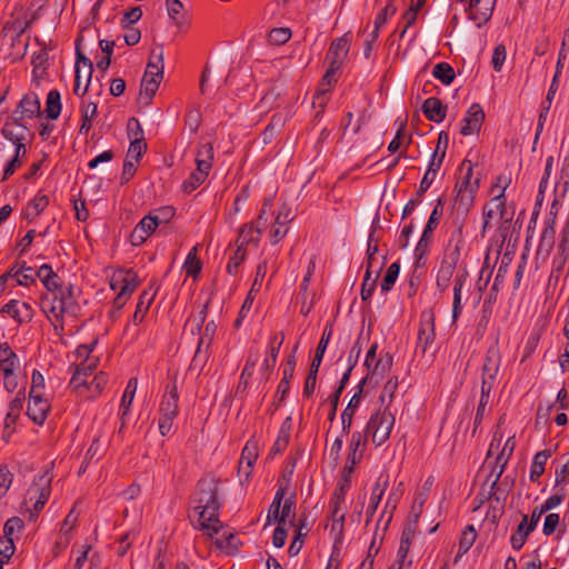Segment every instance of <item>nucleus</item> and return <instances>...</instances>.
<instances>
[{
    "mask_svg": "<svg viewBox=\"0 0 569 569\" xmlns=\"http://www.w3.org/2000/svg\"><path fill=\"white\" fill-rule=\"evenodd\" d=\"M74 305L72 287H46L41 295V308L48 315L54 330L63 329L62 318Z\"/></svg>",
    "mask_w": 569,
    "mask_h": 569,
    "instance_id": "obj_1",
    "label": "nucleus"
},
{
    "mask_svg": "<svg viewBox=\"0 0 569 569\" xmlns=\"http://www.w3.org/2000/svg\"><path fill=\"white\" fill-rule=\"evenodd\" d=\"M217 486L211 482L199 485V499L196 509H199V526L209 535L219 533L220 521L218 519L219 501Z\"/></svg>",
    "mask_w": 569,
    "mask_h": 569,
    "instance_id": "obj_2",
    "label": "nucleus"
},
{
    "mask_svg": "<svg viewBox=\"0 0 569 569\" xmlns=\"http://www.w3.org/2000/svg\"><path fill=\"white\" fill-rule=\"evenodd\" d=\"M500 367V352L497 346H491L486 353L482 366L481 395L477 408L478 418H483L490 392Z\"/></svg>",
    "mask_w": 569,
    "mask_h": 569,
    "instance_id": "obj_3",
    "label": "nucleus"
},
{
    "mask_svg": "<svg viewBox=\"0 0 569 569\" xmlns=\"http://www.w3.org/2000/svg\"><path fill=\"white\" fill-rule=\"evenodd\" d=\"M178 400V388L176 381H173L166 387V392L160 402L158 427L162 436H167L172 429L173 420L179 412Z\"/></svg>",
    "mask_w": 569,
    "mask_h": 569,
    "instance_id": "obj_4",
    "label": "nucleus"
},
{
    "mask_svg": "<svg viewBox=\"0 0 569 569\" xmlns=\"http://www.w3.org/2000/svg\"><path fill=\"white\" fill-rule=\"evenodd\" d=\"M393 425V415L387 408L379 410L370 417L365 436L370 437L376 446H381L389 439Z\"/></svg>",
    "mask_w": 569,
    "mask_h": 569,
    "instance_id": "obj_5",
    "label": "nucleus"
},
{
    "mask_svg": "<svg viewBox=\"0 0 569 569\" xmlns=\"http://www.w3.org/2000/svg\"><path fill=\"white\" fill-rule=\"evenodd\" d=\"M463 246V238L461 229L458 230L457 239L452 237L449 240L448 248L445 252L440 268L437 274V284L450 282L453 279V273L457 270V264L460 259L461 248Z\"/></svg>",
    "mask_w": 569,
    "mask_h": 569,
    "instance_id": "obj_6",
    "label": "nucleus"
},
{
    "mask_svg": "<svg viewBox=\"0 0 569 569\" xmlns=\"http://www.w3.org/2000/svg\"><path fill=\"white\" fill-rule=\"evenodd\" d=\"M507 186L501 187V190L498 194H496L490 203L483 207L482 217L483 224L481 230V237H485L487 229L490 227L491 219L499 214L502 223L500 226V231H507L509 229V224L512 220V214L508 216L505 200V191Z\"/></svg>",
    "mask_w": 569,
    "mask_h": 569,
    "instance_id": "obj_7",
    "label": "nucleus"
},
{
    "mask_svg": "<svg viewBox=\"0 0 569 569\" xmlns=\"http://www.w3.org/2000/svg\"><path fill=\"white\" fill-rule=\"evenodd\" d=\"M82 37H79L76 41V79H74V94L83 97L90 86L91 76L93 72V64L89 58H87L80 50V42Z\"/></svg>",
    "mask_w": 569,
    "mask_h": 569,
    "instance_id": "obj_8",
    "label": "nucleus"
},
{
    "mask_svg": "<svg viewBox=\"0 0 569 569\" xmlns=\"http://www.w3.org/2000/svg\"><path fill=\"white\" fill-rule=\"evenodd\" d=\"M50 482L51 479L49 476L41 475L33 480L28 489L26 501L33 506V510L30 511L29 516L30 520H34L47 503L51 493Z\"/></svg>",
    "mask_w": 569,
    "mask_h": 569,
    "instance_id": "obj_9",
    "label": "nucleus"
},
{
    "mask_svg": "<svg viewBox=\"0 0 569 569\" xmlns=\"http://www.w3.org/2000/svg\"><path fill=\"white\" fill-rule=\"evenodd\" d=\"M459 2L465 4L468 19L481 28L491 19L497 0H459Z\"/></svg>",
    "mask_w": 569,
    "mask_h": 569,
    "instance_id": "obj_10",
    "label": "nucleus"
},
{
    "mask_svg": "<svg viewBox=\"0 0 569 569\" xmlns=\"http://www.w3.org/2000/svg\"><path fill=\"white\" fill-rule=\"evenodd\" d=\"M17 271H19L21 280H23V284H28V282L33 284L37 279H39L42 284H57L54 279L58 276L49 264H42L36 269L32 267H26V262H23L20 267L17 266Z\"/></svg>",
    "mask_w": 569,
    "mask_h": 569,
    "instance_id": "obj_11",
    "label": "nucleus"
},
{
    "mask_svg": "<svg viewBox=\"0 0 569 569\" xmlns=\"http://www.w3.org/2000/svg\"><path fill=\"white\" fill-rule=\"evenodd\" d=\"M259 448L260 446L258 440L251 438L247 441L244 448L242 449L241 458L239 461V475L244 476V481H248L252 472L254 462L259 456Z\"/></svg>",
    "mask_w": 569,
    "mask_h": 569,
    "instance_id": "obj_12",
    "label": "nucleus"
},
{
    "mask_svg": "<svg viewBox=\"0 0 569 569\" xmlns=\"http://www.w3.org/2000/svg\"><path fill=\"white\" fill-rule=\"evenodd\" d=\"M351 46V34L345 33L342 37L335 39L327 52L326 61L328 63L337 62L339 67L343 66L345 59L347 58Z\"/></svg>",
    "mask_w": 569,
    "mask_h": 569,
    "instance_id": "obj_13",
    "label": "nucleus"
},
{
    "mask_svg": "<svg viewBox=\"0 0 569 569\" xmlns=\"http://www.w3.org/2000/svg\"><path fill=\"white\" fill-rule=\"evenodd\" d=\"M485 121V112L479 103H472L467 111V116L462 119V127L460 133L462 136H470L478 133Z\"/></svg>",
    "mask_w": 569,
    "mask_h": 569,
    "instance_id": "obj_14",
    "label": "nucleus"
},
{
    "mask_svg": "<svg viewBox=\"0 0 569 569\" xmlns=\"http://www.w3.org/2000/svg\"><path fill=\"white\" fill-rule=\"evenodd\" d=\"M158 227L157 220L151 213L144 216L130 233V242L133 246L142 244Z\"/></svg>",
    "mask_w": 569,
    "mask_h": 569,
    "instance_id": "obj_15",
    "label": "nucleus"
},
{
    "mask_svg": "<svg viewBox=\"0 0 569 569\" xmlns=\"http://www.w3.org/2000/svg\"><path fill=\"white\" fill-rule=\"evenodd\" d=\"M50 410L49 400L42 396L29 397L27 415L37 425H42Z\"/></svg>",
    "mask_w": 569,
    "mask_h": 569,
    "instance_id": "obj_16",
    "label": "nucleus"
},
{
    "mask_svg": "<svg viewBox=\"0 0 569 569\" xmlns=\"http://www.w3.org/2000/svg\"><path fill=\"white\" fill-rule=\"evenodd\" d=\"M388 487H389V475L382 472V473H380V476L378 477L377 481L375 482V485L372 487L370 503L367 509V522H369L372 519V517L383 497V493Z\"/></svg>",
    "mask_w": 569,
    "mask_h": 569,
    "instance_id": "obj_17",
    "label": "nucleus"
},
{
    "mask_svg": "<svg viewBox=\"0 0 569 569\" xmlns=\"http://www.w3.org/2000/svg\"><path fill=\"white\" fill-rule=\"evenodd\" d=\"M422 112L429 121L442 122L447 116V106L439 98L430 97L422 103Z\"/></svg>",
    "mask_w": 569,
    "mask_h": 569,
    "instance_id": "obj_18",
    "label": "nucleus"
},
{
    "mask_svg": "<svg viewBox=\"0 0 569 569\" xmlns=\"http://www.w3.org/2000/svg\"><path fill=\"white\" fill-rule=\"evenodd\" d=\"M261 229L253 223H246L239 231L236 240L237 248L247 251V247L252 244L257 247L260 241Z\"/></svg>",
    "mask_w": 569,
    "mask_h": 569,
    "instance_id": "obj_19",
    "label": "nucleus"
},
{
    "mask_svg": "<svg viewBox=\"0 0 569 569\" xmlns=\"http://www.w3.org/2000/svg\"><path fill=\"white\" fill-rule=\"evenodd\" d=\"M18 113H23L28 119L40 116L41 104L38 94L34 92L26 93L14 109V114Z\"/></svg>",
    "mask_w": 569,
    "mask_h": 569,
    "instance_id": "obj_20",
    "label": "nucleus"
},
{
    "mask_svg": "<svg viewBox=\"0 0 569 569\" xmlns=\"http://www.w3.org/2000/svg\"><path fill=\"white\" fill-rule=\"evenodd\" d=\"M392 356L386 353L375 363L373 367H370V369H368V375L365 378H362L358 385L360 391H362V388L367 383V381L372 380L376 377L382 378L386 373H388L392 367Z\"/></svg>",
    "mask_w": 569,
    "mask_h": 569,
    "instance_id": "obj_21",
    "label": "nucleus"
},
{
    "mask_svg": "<svg viewBox=\"0 0 569 569\" xmlns=\"http://www.w3.org/2000/svg\"><path fill=\"white\" fill-rule=\"evenodd\" d=\"M435 338L433 319L430 312L422 313V321L418 332V347L426 352Z\"/></svg>",
    "mask_w": 569,
    "mask_h": 569,
    "instance_id": "obj_22",
    "label": "nucleus"
},
{
    "mask_svg": "<svg viewBox=\"0 0 569 569\" xmlns=\"http://www.w3.org/2000/svg\"><path fill=\"white\" fill-rule=\"evenodd\" d=\"M479 178H476L471 189H461V187H459V189H455V204L457 206L458 210H462L465 213H467L472 208L475 196L479 188Z\"/></svg>",
    "mask_w": 569,
    "mask_h": 569,
    "instance_id": "obj_23",
    "label": "nucleus"
},
{
    "mask_svg": "<svg viewBox=\"0 0 569 569\" xmlns=\"http://www.w3.org/2000/svg\"><path fill=\"white\" fill-rule=\"evenodd\" d=\"M81 126L79 134H88L92 128L94 118L98 116V104L92 101H82L80 106Z\"/></svg>",
    "mask_w": 569,
    "mask_h": 569,
    "instance_id": "obj_24",
    "label": "nucleus"
},
{
    "mask_svg": "<svg viewBox=\"0 0 569 569\" xmlns=\"http://www.w3.org/2000/svg\"><path fill=\"white\" fill-rule=\"evenodd\" d=\"M161 80L162 78H158L153 74L147 76V72H144L141 80L140 100H143V103L146 106L151 103L152 98L154 97Z\"/></svg>",
    "mask_w": 569,
    "mask_h": 569,
    "instance_id": "obj_25",
    "label": "nucleus"
},
{
    "mask_svg": "<svg viewBox=\"0 0 569 569\" xmlns=\"http://www.w3.org/2000/svg\"><path fill=\"white\" fill-rule=\"evenodd\" d=\"M156 295H157L156 287H149L148 289H144L142 291V293L139 297V301L137 303V310L133 315L134 322H141L143 320V316L148 311L149 307L151 306Z\"/></svg>",
    "mask_w": 569,
    "mask_h": 569,
    "instance_id": "obj_26",
    "label": "nucleus"
},
{
    "mask_svg": "<svg viewBox=\"0 0 569 569\" xmlns=\"http://www.w3.org/2000/svg\"><path fill=\"white\" fill-rule=\"evenodd\" d=\"M138 388V380L137 378H131L124 389V392L121 398L120 409H121V420L122 426L120 428V431L122 430L124 426V419L127 415L129 413L130 406L132 405V401L134 399V395Z\"/></svg>",
    "mask_w": 569,
    "mask_h": 569,
    "instance_id": "obj_27",
    "label": "nucleus"
},
{
    "mask_svg": "<svg viewBox=\"0 0 569 569\" xmlns=\"http://www.w3.org/2000/svg\"><path fill=\"white\" fill-rule=\"evenodd\" d=\"M1 134L4 139L11 141L14 144V157L22 159L27 154V148L24 146V140L27 137H21V134H12V129H10V122L4 123L1 129Z\"/></svg>",
    "mask_w": 569,
    "mask_h": 569,
    "instance_id": "obj_28",
    "label": "nucleus"
},
{
    "mask_svg": "<svg viewBox=\"0 0 569 569\" xmlns=\"http://www.w3.org/2000/svg\"><path fill=\"white\" fill-rule=\"evenodd\" d=\"M533 531L532 527L528 525V517L522 516L516 532L510 538L511 546L515 550H520L525 545L527 537Z\"/></svg>",
    "mask_w": 569,
    "mask_h": 569,
    "instance_id": "obj_29",
    "label": "nucleus"
},
{
    "mask_svg": "<svg viewBox=\"0 0 569 569\" xmlns=\"http://www.w3.org/2000/svg\"><path fill=\"white\" fill-rule=\"evenodd\" d=\"M282 342H283V335L282 333H276V335H273L270 338V341H269V355L263 360V363H262V368L266 371H269V370H271L274 367L276 361H277V357H278V353H279V350L281 348Z\"/></svg>",
    "mask_w": 569,
    "mask_h": 569,
    "instance_id": "obj_30",
    "label": "nucleus"
},
{
    "mask_svg": "<svg viewBox=\"0 0 569 569\" xmlns=\"http://www.w3.org/2000/svg\"><path fill=\"white\" fill-rule=\"evenodd\" d=\"M361 392L362 391H360V388H358V391L352 396V398L350 399L348 406L346 407V409L341 413L342 430L345 432H349L350 431V427H351V422H352V417H353V415H355V412H356V410L359 407L360 401H361Z\"/></svg>",
    "mask_w": 569,
    "mask_h": 569,
    "instance_id": "obj_31",
    "label": "nucleus"
},
{
    "mask_svg": "<svg viewBox=\"0 0 569 569\" xmlns=\"http://www.w3.org/2000/svg\"><path fill=\"white\" fill-rule=\"evenodd\" d=\"M213 146L211 142L200 143L197 152V167L210 171L213 162Z\"/></svg>",
    "mask_w": 569,
    "mask_h": 569,
    "instance_id": "obj_32",
    "label": "nucleus"
},
{
    "mask_svg": "<svg viewBox=\"0 0 569 569\" xmlns=\"http://www.w3.org/2000/svg\"><path fill=\"white\" fill-rule=\"evenodd\" d=\"M61 94L57 89L50 90L46 100V114L50 120H56L61 113Z\"/></svg>",
    "mask_w": 569,
    "mask_h": 569,
    "instance_id": "obj_33",
    "label": "nucleus"
},
{
    "mask_svg": "<svg viewBox=\"0 0 569 569\" xmlns=\"http://www.w3.org/2000/svg\"><path fill=\"white\" fill-rule=\"evenodd\" d=\"M2 311L11 316L13 319L18 321H23L26 318L30 317V307L26 302H20L17 300H11L6 303L2 308Z\"/></svg>",
    "mask_w": 569,
    "mask_h": 569,
    "instance_id": "obj_34",
    "label": "nucleus"
},
{
    "mask_svg": "<svg viewBox=\"0 0 569 569\" xmlns=\"http://www.w3.org/2000/svg\"><path fill=\"white\" fill-rule=\"evenodd\" d=\"M183 270L186 272V276L192 277L193 281L199 280L198 278L202 270V263L199 260V258L197 257V248L196 247H193L191 249V251L187 254V258H186V261L183 264Z\"/></svg>",
    "mask_w": 569,
    "mask_h": 569,
    "instance_id": "obj_35",
    "label": "nucleus"
},
{
    "mask_svg": "<svg viewBox=\"0 0 569 569\" xmlns=\"http://www.w3.org/2000/svg\"><path fill=\"white\" fill-rule=\"evenodd\" d=\"M551 457L550 450H542L535 455L531 468H530V480L537 481L539 477L545 472V466L547 460Z\"/></svg>",
    "mask_w": 569,
    "mask_h": 569,
    "instance_id": "obj_36",
    "label": "nucleus"
},
{
    "mask_svg": "<svg viewBox=\"0 0 569 569\" xmlns=\"http://www.w3.org/2000/svg\"><path fill=\"white\" fill-rule=\"evenodd\" d=\"M332 336V328L330 326H327L323 330V333L321 336V339L318 343V347L316 349V355H315V358L311 362V366L310 368L315 369V370H319V367L322 362V358H323V355L326 352V349L328 347V343L330 341V338Z\"/></svg>",
    "mask_w": 569,
    "mask_h": 569,
    "instance_id": "obj_37",
    "label": "nucleus"
},
{
    "mask_svg": "<svg viewBox=\"0 0 569 569\" xmlns=\"http://www.w3.org/2000/svg\"><path fill=\"white\" fill-rule=\"evenodd\" d=\"M139 279L133 269H117L112 272L109 284H138Z\"/></svg>",
    "mask_w": 569,
    "mask_h": 569,
    "instance_id": "obj_38",
    "label": "nucleus"
},
{
    "mask_svg": "<svg viewBox=\"0 0 569 569\" xmlns=\"http://www.w3.org/2000/svg\"><path fill=\"white\" fill-rule=\"evenodd\" d=\"M426 262L427 257L415 256V262L408 279V284H419L425 280L427 276Z\"/></svg>",
    "mask_w": 569,
    "mask_h": 569,
    "instance_id": "obj_39",
    "label": "nucleus"
},
{
    "mask_svg": "<svg viewBox=\"0 0 569 569\" xmlns=\"http://www.w3.org/2000/svg\"><path fill=\"white\" fill-rule=\"evenodd\" d=\"M515 448H516V439H515V436H511L506 440V442L501 449V452L498 455V457L496 459V463L499 466L497 479H499V477L505 471V467H506L509 458L511 457Z\"/></svg>",
    "mask_w": 569,
    "mask_h": 569,
    "instance_id": "obj_40",
    "label": "nucleus"
},
{
    "mask_svg": "<svg viewBox=\"0 0 569 569\" xmlns=\"http://www.w3.org/2000/svg\"><path fill=\"white\" fill-rule=\"evenodd\" d=\"M48 52L44 48L32 56L31 64L33 67V78L41 79L43 77L48 67Z\"/></svg>",
    "mask_w": 569,
    "mask_h": 569,
    "instance_id": "obj_41",
    "label": "nucleus"
},
{
    "mask_svg": "<svg viewBox=\"0 0 569 569\" xmlns=\"http://www.w3.org/2000/svg\"><path fill=\"white\" fill-rule=\"evenodd\" d=\"M432 76L443 84H450L456 77L453 68L447 62H439L433 67Z\"/></svg>",
    "mask_w": 569,
    "mask_h": 569,
    "instance_id": "obj_42",
    "label": "nucleus"
},
{
    "mask_svg": "<svg viewBox=\"0 0 569 569\" xmlns=\"http://www.w3.org/2000/svg\"><path fill=\"white\" fill-rule=\"evenodd\" d=\"M397 8L392 4V1L389 0L386 7L378 12L375 19V28L371 32L373 39H378L380 29L386 24L388 14H395Z\"/></svg>",
    "mask_w": 569,
    "mask_h": 569,
    "instance_id": "obj_43",
    "label": "nucleus"
},
{
    "mask_svg": "<svg viewBox=\"0 0 569 569\" xmlns=\"http://www.w3.org/2000/svg\"><path fill=\"white\" fill-rule=\"evenodd\" d=\"M209 171L197 167V170L192 172L187 180L183 182V191L190 193L196 190L208 177Z\"/></svg>",
    "mask_w": 569,
    "mask_h": 569,
    "instance_id": "obj_44",
    "label": "nucleus"
},
{
    "mask_svg": "<svg viewBox=\"0 0 569 569\" xmlns=\"http://www.w3.org/2000/svg\"><path fill=\"white\" fill-rule=\"evenodd\" d=\"M169 17L174 21L176 26L182 28L184 26L183 4L180 0H166Z\"/></svg>",
    "mask_w": 569,
    "mask_h": 569,
    "instance_id": "obj_45",
    "label": "nucleus"
},
{
    "mask_svg": "<svg viewBox=\"0 0 569 569\" xmlns=\"http://www.w3.org/2000/svg\"><path fill=\"white\" fill-rule=\"evenodd\" d=\"M203 346L204 339L200 338L197 350L190 365V370L201 372L202 369L204 368V365L207 363L209 356L207 350H202ZM206 349L208 348L206 347Z\"/></svg>",
    "mask_w": 569,
    "mask_h": 569,
    "instance_id": "obj_46",
    "label": "nucleus"
},
{
    "mask_svg": "<svg viewBox=\"0 0 569 569\" xmlns=\"http://www.w3.org/2000/svg\"><path fill=\"white\" fill-rule=\"evenodd\" d=\"M146 151L147 143L144 142L143 137H138V133L136 132L134 139L130 142L126 159L134 158L136 162H139Z\"/></svg>",
    "mask_w": 569,
    "mask_h": 569,
    "instance_id": "obj_47",
    "label": "nucleus"
},
{
    "mask_svg": "<svg viewBox=\"0 0 569 569\" xmlns=\"http://www.w3.org/2000/svg\"><path fill=\"white\" fill-rule=\"evenodd\" d=\"M443 204H445V199L440 197L437 200V204L435 206V208L428 219L427 224L425 226V229L422 231L423 233H428V234L432 236V232L439 224V220L442 214Z\"/></svg>",
    "mask_w": 569,
    "mask_h": 569,
    "instance_id": "obj_48",
    "label": "nucleus"
},
{
    "mask_svg": "<svg viewBox=\"0 0 569 569\" xmlns=\"http://www.w3.org/2000/svg\"><path fill=\"white\" fill-rule=\"evenodd\" d=\"M460 172H463V176L459 178V180L456 183L455 189H471L473 186V181H471L472 178V163L469 160H463L459 168Z\"/></svg>",
    "mask_w": 569,
    "mask_h": 569,
    "instance_id": "obj_49",
    "label": "nucleus"
},
{
    "mask_svg": "<svg viewBox=\"0 0 569 569\" xmlns=\"http://www.w3.org/2000/svg\"><path fill=\"white\" fill-rule=\"evenodd\" d=\"M147 76H156L158 78H163V57L162 51L159 54H154L152 51L151 59L149 60L146 71Z\"/></svg>",
    "mask_w": 569,
    "mask_h": 569,
    "instance_id": "obj_50",
    "label": "nucleus"
},
{
    "mask_svg": "<svg viewBox=\"0 0 569 569\" xmlns=\"http://www.w3.org/2000/svg\"><path fill=\"white\" fill-rule=\"evenodd\" d=\"M108 382V377L104 372L97 373L92 381L88 383L86 391H89L90 395L88 398H94L101 393Z\"/></svg>",
    "mask_w": 569,
    "mask_h": 569,
    "instance_id": "obj_51",
    "label": "nucleus"
},
{
    "mask_svg": "<svg viewBox=\"0 0 569 569\" xmlns=\"http://www.w3.org/2000/svg\"><path fill=\"white\" fill-rule=\"evenodd\" d=\"M410 538L409 536L406 535V532L402 533V537H401V540H400V545H399V549H398V552H397V561L389 568V569H397L398 567H402V569H406L405 568V560L408 556V552H409V548H410Z\"/></svg>",
    "mask_w": 569,
    "mask_h": 569,
    "instance_id": "obj_52",
    "label": "nucleus"
},
{
    "mask_svg": "<svg viewBox=\"0 0 569 569\" xmlns=\"http://www.w3.org/2000/svg\"><path fill=\"white\" fill-rule=\"evenodd\" d=\"M216 543L220 549L236 551L239 548L240 541L233 533L222 531V533L217 538Z\"/></svg>",
    "mask_w": 569,
    "mask_h": 569,
    "instance_id": "obj_53",
    "label": "nucleus"
},
{
    "mask_svg": "<svg viewBox=\"0 0 569 569\" xmlns=\"http://www.w3.org/2000/svg\"><path fill=\"white\" fill-rule=\"evenodd\" d=\"M295 365H296L295 357H290L284 369H283V378L281 379V381L278 386V392L286 395V392L289 390V380L293 376Z\"/></svg>",
    "mask_w": 569,
    "mask_h": 569,
    "instance_id": "obj_54",
    "label": "nucleus"
},
{
    "mask_svg": "<svg viewBox=\"0 0 569 569\" xmlns=\"http://www.w3.org/2000/svg\"><path fill=\"white\" fill-rule=\"evenodd\" d=\"M476 537H477V533H476L475 528L472 526H468L461 535L460 542H459V552L466 553L472 547V545L476 540Z\"/></svg>",
    "mask_w": 569,
    "mask_h": 569,
    "instance_id": "obj_55",
    "label": "nucleus"
},
{
    "mask_svg": "<svg viewBox=\"0 0 569 569\" xmlns=\"http://www.w3.org/2000/svg\"><path fill=\"white\" fill-rule=\"evenodd\" d=\"M291 38V30L289 28H273L269 32V42L272 44H284Z\"/></svg>",
    "mask_w": 569,
    "mask_h": 569,
    "instance_id": "obj_56",
    "label": "nucleus"
},
{
    "mask_svg": "<svg viewBox=\"0 0 569 569\" xmlns=\"http://www.w3.org/2000/svg\"><path fill=\"white\" fill-rule=\"evenodd\" d=\"M88 376L82 375L81 371L73 370L72 377L70 379V388L73 391H77L80 396H86L84 391L87 389L88 382H87Z\"/></svg>",
    "mask_w": 569,
    "mask_h": 569,
    "instance_id": "obj_57",
    "label": "nucleus"
},
{
    "mask_svg": "<svg viewBox=\"0 0 569 569\" xmlns=\"http://www.w3.org/2000/svg\"><path fill=\"white\" fill-rule=\"evenodd\" d=\"M256 292H257V290L254 289V287H251V289L248 292L247 298L244 299L242 307L239 311V316L234 322V326L237 328H239L241 326V321L247 317V313L251 309L253 300L256 298Z\"/></svg>",
    "mask_w": 569,
    "mask_h": 569,
    "instance_id": "obj_58",
    "label": "nucleus"
},
{
    "mask_svg": "<svg viewBox=\"0 0 569 569\" xmlns=\"http://www.w3.org/2000/svg\"><path fill=\"white\" fill-rule=\"evenodd\" d=\"M154 220H157V224L161 223H168L176 213V210L173 207L167 206L156 209L154 211L150 212Z\"/></svg>",
    "mask_w": 569,
    "mask_h": 569,
    "instance_id": "obj_59",
    "label": "nucleus"
},
{
    "mask_svg": "<svg viewBox=\"0 0 569 569\" xmlns=\"http://www.w3.org/2000/svg\"><path fill=\"white\" fill-rule=\"evenodd\" d=\"M49 204V197L47 194L38 193L28 204L29 209L33 210V217H38Z\"/></svg>",
    "mask_w": 569,
    "mask_h": 569,
    "instance_id": "obj_60",
    "label": "nucleus"
},
{
    "mask_svg": "<svg viewBox=\"0 0 569 569\" xmlns=\"http://www.w3.org/2000/svg\"><path fill=\"white\" fill-rule=\"evenodd\" d=\"M13 480V475L6 465H0V499L7 493Z\"/></svg>",
    "mask_w": 569,
    "mask_h": 569,
    "instance_id": "obj_61",
    "label": "nucleus"
},
{
    "mask_svg": "<svg viewBox=\"0 0 569 569\" xmlns=\"http://www.w3.org/2000/svg\"><path fill=\"white\" fill-rule=\"evenodd\" d=\"M246 258V251L237 248L233 254L229 258L227 264V271L229 274H236L238 272V268Z\"/></svg>",
    "mask_w": 569,
    "mask_h": 569,
    "instance_id": "obj_62",
    "label": "nucleus"
},
{
    "mask_svg": "<svg viewBox=\"0 0 569 569\" xmlns=\"http://www.w3.org/2000/svg\"><path fill=\"white\" fill-rule=\"evenodd\" d=\"M372 263L371 261L367 262L366 274L361 284H377V280L380 276L381 264Z\"/></svg>",
    "mask_w": 569,
    "mask_h": 569,
    "instance_id": "obj_63",
    "label": "nucleus"
},
{
    "mask_svg": "<svg viewBox=\"0 0 569 569\" xmlns=\"http://www.w3.org/2000/svg\"><path fill=\"white\" fill-rule=\"evenodd\" d=\"M289 230L288 223H283L282 220L274 221L271 230H270V237L272 244L278 243L281 239L284 238Z\"/></svg>",
    "mask_w": 569,
    "mask_h": 569,
    "instance_id": "obj_64",
    "label": "nucleus"
}]
</instances>
